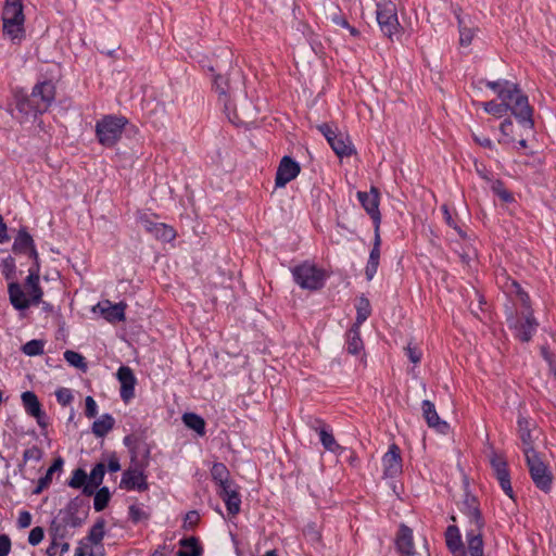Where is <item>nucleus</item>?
I'll list each match as a JSON object with an SVG mask.
<instances>
[{
    "mask_svg": "<svg viewBox=\"0 0 556 556\" xmlns=\"http://www.w3.org/2000/svg\"><path fill=\"white\" fill-rule=\"evenodd\" d=\"M486 87L492 89L497 99L480 103L483 110L496 118H502L510 112L527 128L533 126L532 109L527 96L520 88L509 80L486 81Z\"/></svg>",
    "mask_w": 556,
    "mask_h": 556,
    "instance_id": "nucleus-1",
    "label": "nucleus"
},
{
    "mask_svg": "<svg viewBox=\"0 0 556 556\" xmlns=\"http://www.w3.org/2000/svg\"><path fill=\"white\" fill-rule=\"evenodd\" d=\"M504 288L508 295L523 307L521 316H514L508 319L509 327L514 330L517 339L528 342L538 327V323L530 311V298L516 280L506 278Z\"/></svg>",
    "mask_w": 556,
    "mask_h": 556,
    "instance_id": "nucleus-2",
    "label": "nucleus"
},
{
    "mask_svg": "<svg viewBox=\"0 0 556 556\" xmlns=\"http://www.w3.org/2000/svg\"><path fill=\"white\" fill-rule=\"evenodd\" d=\"M40 265L31 266L28 269V276L24 286L17 282H11L8 287L10 302L15 309H27L31 305H38L41 302L43 292L39 285Z\"/></svg>",
    "mask_w": 556,
    "mask_h": 556,
    "instance_id": "nucleus-3",
    "label": "nucleus"
},
{
    "mask_svg": "<svg viewBox=\"0 0 556 556\" xmlns=\"http://www.w3.org/2000/svg\"><path fill=\"white\" fill-rule=\"evenodd\" d=\"M3 35L14 43H20L25 37V15L22 0H5L2 9Z\"/></svg>",
    "mask_w": 556,
    "mask_h": 556,
    "instance_id": "nucleus-4",
    "label": "nucleus"
},
{
    "mask_svg": "<svg viewBox=\"0 0 556 556\" xmlns=\"http://www.w3.org/2000/svg\"><path fill=\"white\" fill-rule=\"evenodd\" d=\"M295 283L304 290L316 291L324 287L327 271L315 263L305 261L291 269Z\"/></svg>",
    "mask_w": 556,
    "mask_h": 556,
    "instance_id": "nucleus-5",
    "label": "nucleus"
},
{
    "mask_svg": "<svg viewBox=\"0 0 556 556\" xmlns=\"http://www.w3.org/2000/svg\"><path fill=\"white\" fill-rule=\"evenodd\" d=\"M127 119L114 115H105L96 124V135L104 147H113L121 139Z\"/></svg>",
    "mask_w": 556,
    "mask_h": 556,
    "instance_id": "nucleus-6",
    "label": "nucleus"
},
{
    "mask_svg": "<svg viewBox=\"0 0 556 556\" xmlns=\"http://www.w3.org/2000/svg\"><path fill=\"white\" fill-rule=\"evenodd\" d=\"M526 463L535 486L543 492H549L553 483V475L545 463L543 455L539 452L531 453L527 451Z\"/></svg>",
    "mask_w": 556,
    "mask_h": 556,
    "instance_id": "nucleus-7",
    "label": "nucleus"
},
{
    "mask_svg": "<svg viewBox=\"0 0 556 556\" xmlns=\"http://www.w3.org/2000/svg\"><path fill=\"white\" fill-rule=\"evenodd\" d=\"M377 22L381 31L390 39L401 31L396 4L391 0H382L377 4Z\"/></svg>",
    "mask_w": 556,
    "mask_h": 556,
    "instance_id": "nucleus-8",
    "label": "nucleus"
},
{
    "mask_svg": "<svg viewBox=\"0 0 556 556\" xmlns=\"http://www.w3.org/2000/svg\"><path fill=\"white\" fill-rule=\"evenodd\" d=\"M317 129L324 135L331 149L339 157H349L355 152L350 137L339 131L337 127L325 123L318 125Z\"/></svg>",
    "mask_w": 556,
    "mask_h": 556,
    "instance_id": "nucleus-9",
    "label": "nucleus"
},
{
    "mask_svg": "<svg viewBox=\"0 0 556 556\" xmlns=\"http://www.w3.org/2000/svg\"><path fill=\"white\" fill-rule=\"evenodd\" d=\"M490 464L502 490L509 498L514 500V491L505 457L502 454L492 451L490 455Z\"/></svg>",
    "mask_w": 556,
    "mask_h": 556,
    "instance_id": "nucleus-10",
    "label": "nucleus"
},
{
    "mask_svg": "<svg viewBox=\"0 0 556 556\" xmlns=\"http://www.w3.org/2000/svg\"><path fill=\"white\" fill-rule=\"evenodd\" d=\"M121 489L127 491H146L148 490L147 476L144 475V469L142 466L129 467L123 472L121 483Z\"/></svg>",
    "mask_w": 556,
    "mask_h": 556,
    "instance_id": "nucleus-11",
    "label": "nucleus"
},
{
    "mask_svg": "<svg viewBox=\"0 0 556 556\" xmlns=\"http://www.w3.org/2000/svg\"><path fill=\"white\" fill-rule=\"evenodd\" d=\"M36 110L40 113L46 112L55 98V86L51 81H43L36 85L31 92Z\"/></svg>",
    "mask_w": 556,
    "mask_h": 556,
    "instance_id": "nucleus-12",
    "label": "nucleus"
},
{
    "mask_svg": "<svg viewBox=\"0 0 556 556\" xmlns=\"http://www.w3.org/2000/svg\"><path fill=\"white\" fill-rule=\"evenodd\" d=\"M473 528L467 533V552L469 556H483V540L481 534V519L477 510L471 514Z\"/></svg>",
    "mask_w": 556,
    "mask_h": 556,
    "instance_id": "nucleus-13",
    "label": "nucleus"
},
{
    "mask_svg": "<svg viewBox=\"0 0 556 556\" xmlns=\"http://www.w3.org/2000/svg\"><path fill=\"white\" fill-rule=\"evenodd\" d=\"M300 165L289 156H283L277 168L275 185L277 188L285 187L288 182L295 179L300 174Z\"/></svg>",
    "mask_w": 556,
    "mask_h": 556,
    "instance_id": "nucleus-14",
    "label": "nucleus"
},
{
    "mask_svg": "<svg viewBox=\"0 0 556 556\" xmlns=\"http://www.w3.org/2000/svg\"><path fill=\"white\" fill-rule=\"evenodd\" d=\"M22 402L26 413L36 419L40 428L46 429L48 427V418L41 409L37 395L31 391H26L22 394Z\"/></svg>",
    "mask_w": 556,
    "mask_h": 556,
    "instance_id": "nucleus-15",
    "label": "nucleus"
},
{
    "mask_svg": "<svg viewBox=\"0 0 556 556\" xmlns=\"http://www.w3.org/2000/svg\"><path fill=\"white\" fill-rule=\"evenodd\" d=\"M117 380L121 383V397L127 403L135 395V386L137 383V379L132 369L128 366H121L116 374Z\"/></svg>",
    "mask_w": 556,
    "mask_h": 556,
    "instance_id": "nucleus-16",
    "label": "nucleus"
},
{
    "mask_svg": "<svg viewBox=\"0 0 556 556\" xmlns=\"http://www.w3.org/2000/svg\"><path fill=\"white\" fill-rule=\"evenodd\" d=\"M357 198L375 224H380L381 215L379 212V192L377 188L371 187L369 192L358 191Z\"/></svg>",
    "mask_w": 556,
    "mask_h": 556,
    "instance_id": "nucleus-17",
    "label": "nucleus"
},
{
    "mask_svg": "<svg viewBox=\"0 0 556 556\" xmlns=\"http://www.w3.org/2000/svg\"><path fill=\"white\" fill-rule=\"evenodd\" d=\"M383 473L387 477H395L402 472V457L397 445H390L382 457Z\"/></svg>",
    "mask_w": 556,
    "mask_h": 556,
    "instance_id": "nucleus-18",
    "label": "nucleus"
},
{
    "mask_svg": "<svg viewBox=\"0 0 556 556\" xmlns=\"http://www.w3.org/2000/svg\"><path fill=\"white\" fill-rule=\"evenodd\" d=\"M13 251L15 253H23L28 255L30 258L34 260V265L37 266L39 264V256L38 252L35 248L34 240L31 236L24 229L20 230L14 243H13Z\"/></svg>",
    "mask_w": 556,
    "mask_h": 556,
    "instance_id": "nucleus-19",
    "label": "nucleus"
},
{
    "mask_svg": "<svg viewBox=\"0 0 556 556\" xmlns=\"http://www.w3.org/2000/svg\"><path fill=\"white\" fill-rule=\"evenodd\" d=\"M424 417L430 428L435 429L438 432L445 434L448 431V424L440 419L434 404L425 400L421 405Z\"/></svg>",
    "mask_w": 556,
    "mask_h": 556,
    "instance_id": "nucleus-20",
    "label": "nucleus"
},
{
    "mask_svg": "<svg viewBox=\"0 0 556 556\" xmlns=\"http://www.w3.org/2000/svg\"><path fill=\"white\" fill-rule=\"evenodd\" d=\"M459 45L468 47L479 31V27L471 21L469 16L457 15Z\"/></svg>",
    "mask_w": 556,
    "mask_h": 556,
    "instance_id": "nucleus-21",
    "label": "nucleus"
},
{
    "mask_svg": "<svg viewBox=\"0 0 556 556\" xmlns=\"http://www.w3.org/2000/svg\"><path fill=\"white\" fill-rule=\"evenodd\" d=\"M518 433L521 441V448L527 456V451L531 453H536L538 451L534 448L535 439L532 435V430L530 428V422L523 417H519L518 419Z\"/></svg>",
    "mask_w": 556,
    "mask_h": 556,
    "instance_id": "nucleus-22",
    "label": "nucleus"
},
{
    "mask_svg": "<svg viewBox=\"0 0 556 556\" xmlns=\"http://www.w3.org/2000/svg\"><path fill=\"white\" fill-rule=\"evenodd\" d=\"M312 428L318 432L320 442L326 450L334 452L339 448L331 429L321 419H316Z\"/></svg>",
    "mask_w": 556,
    "mask_h": 556,
    "instance_id": "nucleus-23",
    "label": "nucleus"
},
{
    "mask_svg": "<svg viewBox=\"0 0 556 556\" xmlns=\"http://www.w3.org/2000/svg\"><path fill=\"white\" fill-rule=\"evenodd\" d=\"M396 548L402 556H414L413 532L409 528L402 526L396 538Z\"/></svg>",
    "mask_w": 556,
    "mask_h": 556,
    "instance_id": "nucleus-24",
    "label": "nucleus"
},
{
    "mask_svg": "<svg viewBox=\"0 0 556 556\" xmlns=\"http://www.w3.org/2000/svg\"><path fill=\"white\" fill-rule=\"evenodd\" d=\"M445 542L450 552L455 556H465L459 529L456 526H448L445 531Z\"/></svg>",
    "mask_w": 556,
    "mask_h": 556,
    "instance_id": "nucleus-25",
    "label": "nucleus"
},
{
    "mask_svg": "<svg viewBox=\"0 0 556 556\" xmlns=\"http://www.w3.org/2000/svg\"><path fill=\"white\" fill-rule=\"evenodd\" d=\"M105 473V467L102 463L97 464L89 476H87V484L85 485L84 492L91 494L103 481Z\"/></svg>",
    "mask_w": 556,
    "mask_h": 556,
    "instance_id": "nucleus-26",
    "label": "nucleus"
},
{
    "mask_svg": "<svg viewBox=\"0 0 556 556\" xmlns=\"http://www.w3.org/2000/svg\"><path fill=\"white\" fill-rule=\"evenodd\" d=\"M125 308L126 304L124 303L111 304L106 302L105 306L102 307V314L111 323L122 321L125 319Z\"/></svg>",
    "mask_w": 556,
    "mask_h": 556,
    "instance_id": "nucleus-27",
    "label": "nucleus"
},
{
    "mask_svg": "<svg viewBox=\"0 0 556 556\" xmlns=\"http://www.w3.org/2000/svg\"><path fill=\"white\" fill-rule=\"evenodd\" d=\"M114 424V418L109 414H104L92 424V433L98 438H102L113 429Z\"/></svg>",
    "mask_w": 556,
    "mask_h": 556,
    "instance_id": "nucleus-28",
    "label": "nucleus"
},
{
    "mask_svg": "<svg viewBox=\"0 0 556 556\" xmlns=\"http://www.w3.org/2000/svg\"><path fill=\"white\" fill-rule=\"evenodd\" d=\"M202 547L195 538H188L180 541V548L177 556H201Z\"/></svg>",
    "mask_w": 556,
    "mask_h": 556,
    "instance_id": "nucleus-29",
    "label": "nucleus"
},
{
    "mask_svg": "<svg viewBox=\"0 0 556 556\" xmlns=\"http://www.w3.org/2000/svg\"><path fill=\"white\" fill-rule=\"evenodd\" d=\"M62 466H63V460L61 458L55 459L54 463L47 470L46 475L38 480V484H37V488L34 490V493L39 494L45 489H47L52 481V475L55 471L61 470Z\"/></svg>",
    "mask_w": 556,
    "mask_h": 556,
    "instance_id": "nucleus-30",
    "label": "nucleus"
},
{
    "mask_svg": "<svg viewBox=\"0 0 556 556\" xmlns=\"http://www.w3.org/2000/svg\"><path fill=\"white\" fill-rule=\"evenodd\" d=\"M151 235L155 239L161 240L163 242H170L177 236L176 230L172 226L164 223H159L156 227H153V231L151 232Z\"/></svg>",
    "mask_w": 556,
    "mask_h": 556,
    "instance_id": "nucleus-31",
    "label": "nucleus"
},
{
    "mask_svg": "<svg viewBox=\"0 0 556 556\" xmlns=\"http://www.w3.org/2000/svg\"><path fill=\"white\" fill-rule=\"evenodd\" d=\"M182 421L188 428L194 430L199 435H204L205 421L201 416L194 413H186L182 416Z\"/></svg>",
    "mask_w": 556,
    "mask_h": 556,
    "instance_id": "nucleus-32",
    "label": "nucleus"
},
{
    "mask_svg": "<svg viewBox=\"0 0 556 556\" xmlns=\"http://www.w3.org/2000/svg\"><path fill=\"white\" fill-rule=\"evenodd\" d=\"M346 350L351 354H358L363 350L359 326H353V328L348 332Z\"/></svg>",
    "mask_w": 556,
    "mask_h": 556,
    "instance_id": "nucleus-33",
    "label": "nucleus"
},
{
    "mask_svg": "<svg viewBox=\"0 0 556 556\" xmlns=\"http://www.w3.org/2000/svg\"><path fill=\"white\" fill-rule=\"evenodd\" d=\"M356 323L354 326H361L371 314V307L368 299L362 296L356 304Z\"/></svg>",
    "mask_w": 556,
    "mask_h": 556,
    "instance_id": "nucleus-34",
    "label": "nucleus"
},
{
    "mask_svg": "<svg viewBox=\"0 0 556 556\" xmlns=\"http://www.w3.org/2000/svg\"><path fill=\"white\" fill-rule=\"evenodd\" d=\"M380 261V249H371V252L369 254V258L365 268V275L368 280H371L378 269Z\"/></svg>",
    "mask_w": 556,
    "mask_h": 556,
    "instance_id": "nucleus-35",
    "label": "nucleus"
},
{
    "mask_svg": "<svg viewBox=\"0 0 556 556\" xmlns=\"http://www.w3.org/2000/svg\"><path fill=\"white\" fill-rule=\"evenodd\" d=\"M105 534V521L103 519L97 520L89 531L88 540L92 544H100Z\"/></svg>",
    "mask_w": 556,
    "mask_h": 556,
    "instance_id": "nucleus-36",
    "label": "nucleus"
},
{
    "mask_svg": "<svg viewBox=\"0 0 556 556\" xmlns=\"http://www.w3.org/2000/svg\"><path fill=\"white\" fill-rule=\"evenodd\" d=\"M64 358L71 366L78 368L83 371H86L88 368L85 357L75 351H65Z\"/></svg>",
    "mask_w": 556,
    "mask_h": 556,
    "instance_id": "nucleus-37",
    "label": "nucleus"
},
{
    "mask_svg": "<svg viewBox=\"0 0 556 556\" xmlns=\"http://www.w3.org/2000/svg\"><path fill=\"white\" fill-rule=\"evenodd\" d=\"M212 477H213L214 481H216L218 486L231 481V480H229L228 469L226 468V466L224 464H220V463L213 465Z\"/></svg>",
    "mask_w": 556,
    "mask_h": 556,
    "instance_id": "nucleus-38",
    "label": "nucleus"
},
{
    "mask_svg": "<svg viewBox=\"0 0 556 556\" xmlns=\"http://www.w3.org/2000/svg\"><path fill=\"white\" fill-rule=\"evenodd\" d=\"M45 342L42 340H30L22 348L24 354L28 356L41 355L43 353Z\"/></svg>",
    "mask_w": 556,
    "mask_h": 556,
    "instance_id": "nucleus-39",
    "label": "nucleus"
},
{
    "mask_svg": "<svg viewBox=\"0 0 556 556\" xmlns=\"http://www.w3.org/2000/svg\"><path fill=\"white\" fill-rule=\"evenodd\" d=\"M109 500H110V492H109V489L108 488H102L100 489L96 495H94V500H93V508L97 510V511H101L103 510L108 503H109Z\"/></svg>",
    "mask_w": 556,
    "mask_h": 556,
    "instance_id": "nucleus-40",
    "label": "nucleus"
},
{
    "mask_svg": "<svg viewBox=\"0 0 556 556\" xmlns=\"http://www.w3.org/2000/svg\"><path fill=\"white\" fill-rule=\"evenodd\" d=\"M217 493L223 498V501H226L227 497H232L239 494L238 486L232 481L219 485Z\"/></svg>",
    "mask_w": 556,
    "mask_h": 556,
    "instance_id": "nucleus-41",
    "label": "nucleus"
},
{
    "mask_svg": "<svg viewBox=\"0 0 556 556\" xmlns=\"http://www.w3.org/2000/svg\"><path fill=\"white\" fill-rule=\"evenodd\" d=\"M87 482V475L83 469H76L68 482V485L74 489H79Z\"/></svg>",
    "mask_w": 556,
    "mask_h": 556,
    "instance_id": "nucleus-42",
    "label": "nucleus"
},
{
    "mask_svg": "<svg viewBox=\"0 0 556 556\" xmlns=\"http://www.w3.org/2000/svg\"><path fill=\"white\" fill-rule=\"evenodd\" d=\"M226 504V508L228 514L235 516L240 511L241 507V498L240 495L237 494L235 496L227 497L226 501H224Z\"/></svg>",
    "mask_w": 556,
    "mask_h": 556,
    "instance_id": "nucleus-43",
    "label": "nucleus"
},
{
    "mask_svg": "<svg viewBox=\"0 0 556 556\" xmlns=\"http://www.w3.org/2000/svg\"><path fill=\"white\" fill-rule=\"evenodd\" d=\"M1 273L7 279H11L15 273V263L12 257H7L1 261Z\"/></svg>",
    "mask_w": 556,
    "mask_h": 556,
    "instance_id": "nucleus-44",
    "label": "nucleus"
},
{
    "mask_svg": "<svg viewBox=\"0 0 556 556\" xmlns=\"http://www.w3.org/2000/svg\"><path fill=\"white\" fill-rule=\"evenodd\" d=\"M492 190L504 202H511L513 201L511 193L508 190L505 189L504 185L501 181H494L493 185H492Z\"/></svg>",
    "mask_w": 556,
    "mask_h": 556,
    "instance_id": "nucleus-45",
    "label": "nucleus"
},
{
    "mask_svg": "<svg viewBox=\"0 0 556 556\" xmlns=\"http://www.w3.org/2000/svg\"><path fill=\"white\" fill-rule=\"evenodd\" d=\"M55 396L62 406L68 405L73 401V394L67 388H60L55 391Z\"/></svg>",
    "mask_w": 556,
    "mask_h": 556,
    "instance_id": "nucleus-46",
    "label": "nucleus"
},
{
    "mask_svg": "<svg viewBox=\"0 0 556 556\" xmlns=\"http://www.w3.org/2000/svg\"><path fill=\"white\" fill-rule=\"evenodd\" d=\"M138 223L144 228L146 231L151 233L153 231V227H156L159 223H155L151 220L149 214L147 213H139L138 214Z\"/></svg>",
    "mask_w": 556,
    "mask_h": 556,
    "instance_id": "nucleus-47",
    "label": "nucleus"
},
{
    "mask_svg": "<svg viewBox=\"0 0 556 556\" xmlns=\"http://www.w3.org/2000/svg\"><path fill=\"white\" fill-rule=\"evenodd\" d=\"M43 530L40 527H35L30 530L28 542L30 545L36 546L43 540Z\"/></svg>",
    "mask_w": 556,
    "mask_h": 556,
    "instance_id": "nucleus-48",
    "label": "nucleus"
},
{
    "mask_svg": "<svg viewBox=\"0 0 556 556\" xmlns=\"http://www.w3.org/2000/svg\"><path fill=\"white\" fill-rule=\"evenodd\" d=\"M41 456H42V452L37 446H31V447L25 450L23 453V458L25 462H28V460L38 462V460H40Z\"/></svg>",
    "mask_w": 556,
    "mask_h": 556,
    "instance_id": "nucleus-49",
    "label": "nucleus"
},
{
    "mask_svg": "<svg viewBox=\"0 0 556 556\" xmlns=\"http://www.w3.org/2000/svg\"><path fill=\"white\" fill-rule=\"evenodd\" d=\"M405 353H406L407 357L409 358V361L414 364H418L421 359L422 354H421V351L417 346L408 344L405 348Z\"/></svg>",
    "mask_w": 556,
    "mask_h": 556,
    "instance_id": "nucleus-50",
    "label": "nucleus"
},
{
    "mask_svg": "<svg viewBox=\"0 0 556 556\" xmlns=\"http://www.w3.org/2000/svg\"><path fill=\"white\" fill-rule=\"evenodd\" d=\"M98 413V405L92 396L85 400V414L88 418H93Z\"/></svg>",
    "mask_w": 556,
    "mask_h": 556,
    "instance_id": "nucleus-51",
    "label": "nucleus"
},
{
    "mask_svg": "<svg viewBox=\"0 0 556 556\" xmlns=\"http://www.w3.org/2000/svg\"><path fill=\"white\" fill-rule=\"evenodd\" d=\"M501 132L504 137L503 141L504 142H509L513 140L511 138V132H513V122L510 119H505L502 124H501Z\"/></svg>",
    "mask_w": 556,
    "mask_h": 556,
    "instance_id": "nucleus-52",
    "label": "nucleus"
},
{
    "mask_svg": "<svg viewBox=\"0 0 556 556\" xmlns=\"http://www.w3.org/2000/svg\"><path fill=\"white\" fill-rule=\"evenodd\" d=\"M11 551V540L7 534H0V556H8Z\"/></svg>",
    "mask_w": 556,
    "mask_h": 556,
    "instance_id": "nucleus-53",
    "label": "nucleus"
},
{
    "mask_svg": "<svg viewBox=\"0 0 556 556\" xmlns=\"http://www.w3.org/2000/svg\"><path fill=\"white\" fill-rule=\"evenodd\" d=\"M129 515H130V518L134 521H136V522L144 520V519L148 518L146 513L141 508L137 507V506H130Z\"/></svg>",
    "mask_w": 556,
    "mask_h": 556,
    "instance_id": "nucleus-54",
    "label": "nucleus"
},
{
    "mask_svg": "<svg viewBox=\"0 0 556 556\" xmlns=\"http://www.w3.org/2000/svg\"><path fill=\"white\" fill-rule=\"evenodd\" d=\"M108 469L111 472H116L121 469L119 459L116 454H111L108 458Z\"/></svg>",
    "mask_w": 556,
    "mask_h": 556,
    "instance_id": "nucleus-55",
    "label": "nucleus"
},
{
    "mask_svg": "<svg viewBox=\"0 0 556 556\" xmlns=\"http://www.w3.org/2000/svg\"><path fill=\"white\" fill-rule=\"evenodd\" d=\"M31 516L28 511H22L18 517V525L22 528H27L30 526Z\"/></svg>",
    "mask_w": 556,
    "mask_h": 556,
    "instance_id": "nucleus-56",
    "label": "nucleus"
},
{
    "mask_svg": "<svg viewBox=\"0 0 556 556\" xmlns=\"http://www.w3.org/2000/svg\"><path fill=\"white\" fill-rule=\"evenodd\" d=\"M10 237L8 235V227L3 222L2 216L0 215V243L8 242Z\"/></svg>",
    "mask_w": 556,
    "mask_h": 556,
    "instance_id": "nucleus-57",
    "label": "nucleus"
},
{
    "mask_svg": "<svg viewBox=\"0 0 556 556\" xmlns=\"http://www.w3.org/2000/svg\"><path fill=\"white\" fill-rule=\"evenodd\" d=\"M189 526H194L198 523L199 521V515L197 511H190L187 514L186 516V520H185Z\"/></svg>",
    "mask_w": 556,
    "mask_h": 556,
    "instance_id": "nucleus-58",
    "label": "nucleus"
},
{
    "mask_svg": "<svg viewBox=\"0 0 556 556\" xmlns=\"http://www.w3.org/2000/svg\"><path fill=\"white\" fill-rule=\"evenodd\" d=\"M376 227H375V240H374V249H380V245H381V238H380V233H379V225L380 224H375Z\"/></svg>",
    "mask_w": 556,
    "mask_h": 556,
    "instance_id": "nucleus-59",
    "label": "nucleus"
},
{
    "mask_svg": "<svg viewBox=\"0 0 556 556\" xmlns=\"http://www.w3.org/2000/svg\"><path fill=\"white\" fill-rule=\"evenodd\" d=\"M333 22H334L337 25H339V26H341V27H344V28H346V27L350 25L345 18L340 17V16L334 17V18H333Z\"/></svg>",
    "mask_w": 556,
    "mask_h": 556,
    "instance_id": "nucleus-60",
    "label": "nucleus"
},
{
    "mask_svg": "<svg viewBox=\"0 0 556 556\" xmlns=\"http://www.w3.org/2000/svg\"><path fill=\"white\" fill-rule=\"evenodd\" d=\"M476 140H477L481 146H483V147H485V148H492V147H493V142H492V140H491V139H489V138H483V139H481V140L476 138Z\"/></svg>",
    "mask_w": 556,
    "mask_h": 556,
    "instance_id": "nucleus-61",
    "label": "nucleus"
},
{
    "mask_svg": "<svg viewBox=\"0 0 556 556\" xmlns=\"http://www.w3.org/2000/svg\"><path fill=\"white\" fill-rule=\"evenodd\" d=\"M346 29L349 30V33H350V34H351V36H353V37H356V36H358V34H359V33H358V30H357L355 27L351 26V25H349V26L346 27Z\"/></svg>",
    "mask_w": 556,
    "mask_h": 556,
    "instance_id": "nucleus-62",
    "label": "nucleus"
},
{
    "mask_svg": "<svg viewBox=\"0 0 556 556\" xmlns=\"http://www.w3.org/2000/svg\"><path fill=\"white\" fill-rule=\"evenodd\" d=\"M444 213H445V219H446V223H447L450 226H453V224H454V223H453V219H452V217H451V215H450L448 211H447V210H445V211H444Z\"/></svg>",
    "mask_w": 556,
    "mask_h": 556,
    "instance_id": "nucleus-63",
    "label": "nucleus"
},
{
    "mask_svg": "<svg viewBox=\"0 0 556 556\" xmlns=\"http://www.w3.org/2000/svg\"><path fill=\"white\" fill-rule=\"evenodd\" d=\"M265 556H278L275 551H268Z\"/></svg>",
    "mask_w": 556,
    "mask_h": 556,
    "instance_id": "nucleus-64",
    "label": "nucleus"
}]
</instances>
